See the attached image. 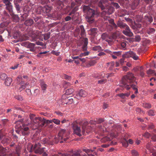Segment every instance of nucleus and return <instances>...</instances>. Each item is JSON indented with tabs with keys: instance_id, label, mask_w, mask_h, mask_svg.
<instances>
[{
	"instance_id": "nucleus-1",
	"label": "nucleus",
	"mask_w": 156,
	"mask_h": 156,
	"mask_svg": "<svg viewBox=\"0 0 156 156\" xmlns=\"http://www.w3.org/2000/svg\"><path fill=\"white\" fill-rule=\"evenodd\" d=\"M88 124V122L87 121H84L82 126V130L81 131L80 128L78 126L76 122H73L72 127L74 133L80 136H81L82 135H86L85 131L87 133L89 132L87 129V126Z\"/></svg>"
},
{
	"instance_id": "nucleus-2",
	"label": "nucleus",
	"mask_w": 156,
	"mask_h": 156,
	"mask_svg": "<svg viewBox=\"0 0 156 156\" xmlns=\"http://www.w3.org/2000/svg\"><path fill=\"white\" fill-rule=\"evenodd\" d=\"M136 80V78L133 74L130 73H128L126 75L124 76L120 81L121 87L126 88V86L132 84Z\"/></svg>"
},
{
	"instance_id": "nucleus-3",
	"label": "nucleus",
	"mask_w": 156,
	"mask_h": 156,
	"mask_svg": "<svg viewBox=\"0 0 156 156\" xmlns=\"http://www.w3.org/2000/svg\"><path fill=\"white\" fill-rule=\"evenodd\" d=\"M34 124L35 126L33 129H35L43 126L46 123H52V119L47 120L41 118H36L34 120Z\"/></svg>"
},
{
	"instance_id": "nucleus-4",
	"label": "nucleus",
	"mask_w": 156,
	"mask_h": 156,
	"mask_svg": "<svg viewBox=\"0 0 156 156\" xmlns=\"http://www.w3.org/2000/svg\"><path fill=\"white\" fill-rule=\"evenodd\" d=\"M84 10L87 11V15L86 18L88 22L90 23H92L94 21V17L95 15V11L93 9L89 8L88 6H84L83 7Z\"/></svg>"
},
{
	"instance_id": "nucleus-5",
	"label": "nucleus",
	"mask_w": 156,
	"mask_h": 156,
	"mask_svg": "<svg viewBox=\"0 0 156 156\" xmlns=\"http://www.w3.org/2000/svg\"><path fill=\"white\" fill-rule=\"evenodd\" d=\"M41 145L40 143L36 144L34 146L33 145L31 146V150H34L36 153H43L42 156H48V154L44 151V148H41Z\"/></svg>"
},
{
	"instance_id": "nucleus-6",
	"label": "nucleus",
	"mask_w": 156,
	"mask_h": 156,
	"mask_svg": "<svg viewBox=\"0 0 156 156\" xmlns=\"http://www.w3.org/2000/svg\"><path fill=\"white\" fill-rule=\"evenodd\" d=\"M22 121L21 120H20V121L16 122V125L19 124V123L20 122L19 126L17 125V128L21 132L23 135H27L29 133V128L28 127L24 126L22 123H20V122Z\"/></svg>"
},
{
	"instance_id": "nucleus-7",
	"label": "nucleus",
	"mask_w": 156,
	"mask_h": 156,
	"mask_svg": "<svg viewBox=\"0 0 156 156\" xmlns=\"http://www.w3.org/2000/svg\"><path fill=\"white\" fill-rule=\"evenodd\" d=\"M82 152L81 150L80 149L75 150L74 151L72 150L70 151V153L64 155L61 154L60 155L62 156H88V154H81ZM56 156H58L57 155Z\"/></svg>"
},
{
	"instance_id": "nucleus-8",
	"label": "nucleus",
	"mask_w": 156,
	"mask_h": 156,
	"mask_svg": "<svg viewBox=\"0 0 156 156\" xmlns=\"http://www.w3.org/2000/svg\"><path fill=\"white\" fill-rule=\"evenodd\" d=\"M66 130L64 129H62L58 133V139L57 138L55 137L54 138V141L56 143H57L59 141L60 143H62L63 142V141L62 140H61L59 141V140H63L64 141H66L68 139V137H67L66 138H64V136H65V133L66 132Z\"/></svg>"
},
{
	"instance_id": "nucleus-9",
	"label": "nucleus",
	"mask_w": 156,
	"mask_h": 156,
	"mask_svg": "<svg viewBox=\"0 0 156 156\" xmlns=\"http://www.w3.org/2000/svg\"><path fill=\"white\" fill-rule=\"evenodd\" d=\"M123 57L125 58H132L135 60H137L139 59V56L135 53L132 51H130L127 52L123 55Z\"/></svg>"
},
{
	"instance_id": "nucleus-10",
	"label": "nucleus",
	"mask_w": 156,
	"mask_h": 156,
	"mask_svg": "<svg viewBox=\"0 0 156 156\" xmlns=\"http://www.w3.org/2000/svg\"><path fill=\"white\" fill-rule=\"evenodd\" d=\"M2 139V140L1 141L2 143L5 145L8 144L10 142V138L4 137L1 131L0 130V140Z\"/></svg>"
},
{
	"instance_id": "nucleus-11",
	"label": "nucleus",
	"mask_w": 156,
	"mask_h": 156,
	"mask_svg": "<svg viewBox=\"0 0 156 156\" xmlns=\"http://www.w3.org/2000/svg\"><path fill=\"white\" fill-rule=\"evenodd\" d=\"M140 1L141 0H133L130 5L131 9L134 10L138 9L140 7Z\"/></svg>"
},
{
	"instance_id": "nucleus-12",
	"label": "nucleus",
	"mask_w": 156,
	"mask_h": 156,
	"mask_svg": "<svg viewBox=\"0 0 156 156\" xmlns=\"http://www.w3.org/2000/svg\"><path fill=\"white\" fill-rule=\"evenodd\" d=\"M87 95V93L82 89L78 91L76 93V98L78 99H80L81 97H85Z\"/></svg>"
},
{
	"instance_id": "nucleus-13",
	"label": "nucleus",
	"mask_w": 156,
	"mask_h": 156,
	"mask_svg": "<svg viewBox=\"0 0 156 156\" xmlns=\"http://www.w3.org/2000/svg\"><path fill=\"white\" fill-rule=\"evenodd\" d=\"M105 10L102 12V15L103 16L106 15H109L113 12L114 9L112 7H110L108 8H105Z\"/></svg>"
},
{
	"instance_id": "nucleus-14",
	"label": "nucleus",
	"mask_w": 156,
	"mask_h": 156,
	"mask_svg": "<svg viewBox=\"0 0 156 156\" xmlns=\"http://www.w3.org/2000/svg\"><path fill=\"white\" fill-rule=\"evenodd\" d=\"M125 30L122 31V33L125 35L129 36L132 37L133 35V33L131 31L129 27L127 25L124 28Z\"/></svg>"
},
{
	"instance_id": "nucleus-15",
	"label": "nucleus",
	"mask_w": 156,
	"mask_h": 156,
	"mask_svg": "<svg viewBox=\"0 0 156 156\" xmlns=\"http://www.w3.org/2000/svg\"><path fill=\"white\" fill-rule=\"evenodd\" d=\"M20 86L19 88V90L20 91H21L23 90L26 87H27L29 88V87L28 86H30L29 83L27 82L25 83L24 82L23 80H22L21 81L20 83Z\"/></svg>"
},
{
	"instance_id": "nucleus-16",
	"label": "nucleus",
	"mask_w": 156,
	"mask_h": 156,
	"mask_svg": "<svg viewBox=\"0 0 156 156\" xmlns=\"http://www.w3.org/2000/svg\"><path fill=\"white\" fill-rule=\"evenodd\" d=\"M107 18L106 20H108L109 23L112 24L111 26V29L110 30V31H111L114 28L115 30H116L117 28V27L116 23L114 22V20L113 19H110L109 17H107V16H106Z\"/></svg>"
},
{
	"instance_id": "nucleus-17",
	"label": "nucleus",
	"mask_w": 156,
	"mask_h": 156,
	"mask_svg": "<svg viewBox=\"0 0 156 156\" xmlns=\"http://www.w3.org/2000/svg\"><path fill=\"white\" fill-rule=\"evenodd\" d=\"M55 6L58 9H61L64 6L63 3L60 0H56L55 2Z\"/></svg>"
},
{
	"instance_id": "nucleus-18",
	"label": "nucleus",
	"mask_w": 156,
	"mask_h": 156,
	"mask_svg": "<svg viewBox=\"0 0 156 156\" xmlns=\"http://www.w3.org/2000/svg\"><path fill=\"white\" fill-rule=\"evenodd\" d=\"M117 27H119L121 29H124L127 25L125 23H123L121 20L119 19L116 23Z\"/></svg>"
},
{
	"instance_id": "nucleus-19",
	"label": "nucleus",
	"mask_w": 156,
	"mask_h": 156,
	"mask_svg": "<svg viewBox=\"0 0 156 156\" xmlns=\"http://www.w3.org/2000/svg\"><path fill=\"white\" fill-rule=\"evenodd\" d=\"M131 87L134 90H135L134 93L137 94L138 93V90L136 86V85L133 84H130V85H127L126 86V89L127 90H129Z\"/></svg>"
},
{
	"instance_id": "nucleus-20",
	"label": "nucleus",
	"mask_w": 156,
	"mask_h": 156,
	"mask_svg": "<svg viewBox=\"0 0 156 156\" xmlns=\"http://www.w3.org/2000/svg\"><path fill=\"white\" fill-rule=\"evenodd\" d=\"M24 45L27 47L28 48H34L35 45V44L34 43H32L30 42L29 41H25L23 43Z\"/></svg>"
},
{
	"instance_id": "nucleus-21",
	"label": "nucleus",
	"mask_w": 156,
	"mask_h": 156,
	"mask_svg": "<svg viewBox=\"0 0 156 156\" xmlns=\"http://www.w3.org/2000/svg\"><path fill=\"white\" fill-rule=\"evenodd\" d=\"M121 51H114L112 52L110 55L113 59H116L117 56H119L121 54Z\"/></svg>"
},
{
	"instance_id": "nucleus-22",
	"label": "nucleus",
	"mask_w": 156,
	"mask_h": 156,
	"mask_svg": "<svg viewBox=\"0 0 156 156\" xmlns=\"http://www.w3.org/2000/svg\"><path fill=\"white\" fill-rule=\"evenodd\" d=\"M34 23V21L32 19H29L25 20L24 24L26 26H31Z\"/></svg>"
},
{
	"instance_id": "nucleus-23",
	"label": "nucleus",
	"mask_w": 156,
	"mask_h": 156,
	"mask_svg": "<svg viewBox=\"0 0 156 156\" xmlns=\"http://www.w3.org/2000/svg\"><path fill=\"white\" fill-rule=\"evenodd\" d=\"M83 43L84 44L82 47V50L83 51H85L87 49V46L88 43V40L87 38H84Z\"/></svg>"
},
{
	"instance_id": "nucleus-24",
	"label": "nucleus",
	"mask_w": 156,
	"mask_h": 156,
	"mask_svg": "<svg viewBox=\"0 0 156 156\" xmlns=\"http://www.w3.org/2000/svg\"><path fill=\"white\" fill-rule=\"evenodd\" d=\"M6 8L7 10L9 11L10 15H13V6L12 4L6 6Z\"/></svg>"
},
{
	"instance_id": "nucleus-25",
	"label": "nucleus",
	"mask_w": 156,
	"mask_h": 156,
	"mask_svg": "<svg viewBox=\"0 0 156 156\" xmlns=\"http://www.w3.org/2000/svg\"><path fill=\"white\" fill-rule=\"evenodd\" d=\"M130 94V93L127 92L126 93H120L118 94L117 95V96H119L122 98L124 99L126 97H128L129 96Z\"/></svg>"
},
{
	"instance_id": "nucleus-26",
	"label": "nucleus",
	"mask_w": 156,
	"mask_h": 156,
	"mask_svg": "<svg viewBox=\"0 0 156 156\" xmlns=\"http://www.w3.org/2000/svg\"><path fill=\"white\" fill-rule=\"evenodd\" d=\"M43 11L46 13H49L52 9L51 7L46 5L43 8Z\"/></svg>"
},
{
	"instance_id": "nucleus-27",
	"label": "nucleus",
	"mask_w": 156,
	"mask_h": 156,
	"mask_svg": "<svg viewBox=\"0 0 156 156\" xmlns=\"http://www.w3.org/2000/svg\"><path fill=\"white\" fill-rule=\"evenodd\" d=\"M78 7L77 6H76L72 10V11L74 15H72V19L74 20L75 18V16H76L77 13L76 12V11L78 10Z\"/></svg>"
},
{
	"instance_id": "nucleus-28",
	"label": "nucleus",
	"mask_w": 156,
	"mask_h": 156,
	"mask_svg": "<svg viewBox=\"0 0 156 156\" xmlns=\"http://www.w3.org/2000/svg\"><path fill=\"white\" fill-rule=\"evenodd\" d=\"M12 81V79L11 78L8 77L5 80V83L7 86H9Z\"/></svg>"
},
{
	"instance_id": "nucleus-29",
	"label": "nucleus",
	"mask_w": 156,
	"mask_h": 156,
	"mask_svg": "<svg viewBox=\"0 0 156 156\" xmlns=\"http://www.w3.org/2000/svg\"><path fill=\"white\" fill-rule=\"evenodd\" d=\"M35 115L33 114H30V118L31 120L32 124L33 125L32 129H33L34 127L35 126L34 124V120H35V119L36 118H35Z\"/></svg>"
},
{
	"instance_id": "nucleus-30",
	"label": "nucleus",
	"mask_w": 156,
	"mask_h": 156,
	"mask_svg": "<svg viewBox=\"0 0 156 156\" xmlns=\"http://www.w3.org/2000/svg\"><path fill=\"white\" fill-rule=\"evenodd\" d=\"M90 34L93 35H96L98 32V29L97 28H92L90 30Z\"/></svg>"
},
{
	"instance_id": "nucleus-31",
	"label": "nucleus",
	"mask_w": 156,
	"mask_h": 156,
	"mask_svg": "<svg viewBox=\"0 0 156 156\" xmlns=\"http://www.w3.org/2000/svg\"><path fill=\"white\" fill-rule=\"evenodd\" d=\"M94 77L95 78L99 79L100 78V77H101V78H103L105 77V73L104 72H102L100 74H95Z\"/></svg>"
},
{
	"instance_id": "nucleus-32",
	"label": "nucleus",
	"mask_w": 156,
	"mask_h": 156,
	"mask_svg": "<svg viewBox=\"0 0 156 156\" xmlns=\"http://www.w3.org/2000/svg\"><path fill=\"white\" fill-rule=\"evenodd\" d=\"M15 7L18 13H20L21 12V6L19 4V3H14Z\"/></svg>"
},
{
	"instance_id": "nucleus-33",
	"label": "nucleus",
	"mask_w": 156,
	"mask_h": 156,
	"mask_svg": "<svg viewBox=\"0 0 156 156\" xmlns=\"http://www.w3.org/2000/svg\"><path fill=\"white\" fill-rule=\"evenodd\" d=\"M80 28L81 30V35L82 37H83L85 35V30L83 25H81L80 26Z\"/></svg>"
},
{
	"instance_id": "nucleus-34",
	"label": "nucleus",
	"mask_w": 156,
	"mask_h": 156,
	"mask_svg": "<svg viewBox=\"0 0 156 156\" xmlns=\"http://www.w3.org/2000/svg\"><path fill=\"white\" fill-rule=\"evenodd\" d=\"M74 91V90L73 89H68L66 90L65 94L67 95H70L73 94Z\"/></svg>"
},
{
	"instance_id": "nucleus-35",
	"label": "nucleus",
	"mask_w": 156,
	"mask_h": 156,
	"mask_svg": "<svg viewBox=\"0 0 156 156\" xmlns=\"http://www.w3.org/2000/svg\"><path fill=\"white\" fill-rule=\"evenodd\" d=\"M96 62L95 60H91L89 62L87 63V66L88 67H90L91 66H94L96 63Z\"/></svg>"
},
{
	"instance_id": "nucleus-36",
	"label": "nucleus",
	"mask_w": 156,
	"mask_h": 156,
	"mask_svg": "<svg viewBox=\"0 0 156 156\" xmlns=\"http://www.w3.org/2000/svg\"><path fill=\"white\" fill-rule=\"evenodd\" d=\"M92 50L94 51H103V49L100 46H96L93 47Z\"/></svg>"
},
{
	"instance_id": "nucleus-37",
	"label": "nucleus",
	"mask_w": 156,
	"mask_h": 156,
	"mask_svg": "<svg viewBox=\"0 0 156 156\" xmlns=\"http://www.w3.org/2000/svg\"><path fill=\"white\" fill-rule=\"evenodd\" d=\"M155 32V30L154 28H150L147 30V33L148 34L151 35L154 34Z\"/></svg>"
},
{
	"instance_id": "nucleus-38",
	"label": "nucleus",
	"mask_w": 156,
	"mask_h": 156,
	"mask_svg": "<svg viewBox=\"0 0 156 156\" xmlns=\"http://www.w3.org/2000/svg\"><path fill=\"white\" fill-rule=\"evenodd\" d=\"M8 77L6 74L4 73H2L0 74V78L2 80L6 79Z\"/></svg>"
},
{
	"instance_id": "nucleus-39",
	"label": "nucleus",
	"mask_w": 156,
	"mask_h": 156,
	"mask_svg": "<svg viewBox=\"0 0 156 156\" xmlns=\"http://www.w3.org/2000/svg\"><path fill=\"white\" fill-rule=\"evenodd\" d=\"M6 150L3 147L0 145V156L3 155V153Z\"/></svg>"
},
{
	"instance_id": "nucleus-40",
	"label": "nucleus",
	"mask_w": 156,
	"mask_h": 156,
	"mask_svg": "<svg viewBox=\"0 0 156 156\" xmlns=\"http://www.w3.org/2000/svg\"><path fill=\"white\" fill-rule=\"evenodd\" d=\"M131 154L133 156H137L139 155L138 152L135 150L131 151Z\"/></svg>"
},
{
	"instance_id": "nucleus-41",
	"label": "nucleus",
	"mask_w": 156,
	"mask_h": 156,
	"mask_svg": "<svg viewBox=\"0 0 156 156\" xmlns=\"http://www.w3.org/2000/svg\"><path fill=\"white\" fill-rule=\"evenodd\" d=\"M50 34L49 33H48L47 34H45L44 35V39L45 40H47L50 37Z\"/></svg>"
},
{
	"instance_id": "nucleus-42",
	"label": "nucleus",
	"mask_w": 156,
	"mask_h": 156,
	"mask_svg": "<svg viewBox=\"0 0 156 156\" xmlns=\"http://www.w3.org/2000/svg\"><path fill=\"white\" fill-rule=\"evenodd\" d=\"M153 0H141V2H144L146 4H151Z\"/></svg>"
},
{
	"instance_id": "nucleus-43",
	"label": "nucleus",
	"mask_w": 156,
	"mask_h": 156,
	"mask_svg": "<svg viewBox=\"0 0 156 156\" xmlns=\"http://www.w3.org/2000/svg\"><path fill=\"white\" fill-rule=\"evenodd\" d=\"M29 15L28 13H26L23 14L21 16V17L23 18L22 20H24Z\"/></svg>"
},
{
	"instance_id": "nucleus-44",
	"label": "nucleus",
	"mask_w": 156,
	"mask_h": 156,
	"mask_svg": "<svg viewBox=\"0 0 156 156\" xmlns=\"http://www.w3.org/2000/svg\"><path fill=\"white\" fill-rule=\"evenodd\" d=\"M5 28L4 23H2L0 24V30H1L2 32H3Z\"/></svg>"
},
{
	"instance_id": "nucleus-45",
	"label": "nucleus",
	"mask_w": 156,
	"mask_h": 156,
	"mask_svg": "<svg viewBox=\"0 0 156 156\" xmlns=\"http://www.w3.org/2000/svg\"><path fill=\"white\" fill-rule=\"evenodd\" d=\"M102 0L100 2L98 3V5L101 8V9L102 10L105 9V7L103 5V4L102 3Z\"/></svg>"
},
{
	"instance_id": "nucleus-46",
	"label": "nucleus",
	"mask_w": 156,
	"mask_h": 156,
	"mask_svg": "<svg viewBox=\"0 0 156 156\" xmlns=\"http://www.w3.org/2000/svg\"><path fill=\"white\" fill-rule=\"evenodd\" d=\"M108 37V35L107 34L105 33L102 34L101 35V39L103 40H105L107 37Z\"/></svg>"
},
{
	"instance_id": "nucleus-47",
	"label": "nucleus",
	"mask_w": 156,
	"mask_h": 156,
	"mask_svg": "<svg viewBox=\"0 0 156 156\" xmlns=\"http://www.w3.org/2000/svg\"><path fill=\"white\" fill-rule=\"evenodd\" d=\"M134 39L135 41L137 42H140L141 40L140 36L138 35H137L135 37Z\"/></svg>"
},
{
	"instance_id": "nucleus-48",
	"label": "nucleus",
	"mask_w": 156,
	"mask_h": 156,
	"mask_svg": "<svg viewBox=\"0 0 156 156\" xmlns=\"http://www.w3.org/2000/svg\"><path fill=\"white\" fill-rule=\"evenodd\" d=\"M13 17L15 22H17L19 21V18L18 15H14L13 16Z\"/></svg>"
},
{
	"instance_id": "nucleus-49",
	"label": "nucleus",
	"mask_w": 156,
	"mask_h": 156,
	"mask_svg": "<svg viewBox=\"0 0 156 156\" xmlns=\"http://www.w3.org/2000/svg\"><path fill=\"white\" fill-rule=\"evenodd\" d=\"M71 85V84L66 82H64L63 87L65 89L67 88L68 87L70 86Z\"/></svg>"
},
{
	"instance_id": "nucleus-50",
	"label": "nucleus",
	"mask_w": 156,
	"mask_h": 156,
	"mask_svg": "<svg viewBox=\"0 0 156 156\" xmlns=\"http://www.w3.org/2000/svg\"><path fill=\"white\" fill-rule=\"evenodd\" d=\"M52 121L54 123L57 125L60 124V121L59 120L55 119H52Z\"/></svg>"
},
{
	"instance_id": "nucleus-51",
	"label": "nucleus",
	"mask_w": 156,
	"mask_h": 156,
	"mask_svg": "<svg viewBox=\"0 0 156 156\" xmlns=\"http://www.w3.org/2000/svg\"><path fill=\"white\" fill-rule=\"evenodd\" d=\"M146 19L150 23H151L153 21V18L151 16H147L145 17Z\"/></svg>"
},
{
	"instance_id": "nucleus-52",
	"label": "nucleus",
	"mask_w": 156,
	"mask_h": 156,
	"mask_svg": "<svg viewBox=\"0 0 156 156\" xmlns=\"http://www.w3.org/2000/svg\"><path fill=\"white\" fill-rule=\"evenodd\" d=\"M143 106L147 108H151V105L148 103H144L143 104Z\"/></svg>"
},
{
	"instance_id": "nucleus-53",
	"label": "nucleus",
	"mask_w": 156,
	"mask_h": 156,
	"mask_svg": "<svg viewBox=\"0 0 156 156\" xmlns=\"http://www.w3.org/2000/svg\"><path fill=\"white\" fill-rule=\"evenodd\" d=\"M41 87L42 90H45L47 88V86L44 83H41Z\"/></svg>"
},
{
	"instance_id": "nucleus-54",
	"label": "nucleus",
	"mask_w": 156,
	"mask_h": 156,
	"mask_svg": "<svg viewBox=\"0 0 156 156\" xmlns=\"http://www.w3.org/2000/svg\"><path fill=\"white\" fill-rule=\"evenodd\" d=\"M122 144L124 147H126L128 146V142L126 140H125L124 141H122Z\"/></svg>"
},
{
	"instance_id": "nucleus-55",
	"label": "nucleus",
	"mask_w": 156,
	"mask_h": 156,
	"mask_svg": "<svg viewBox=\"0 0 156 156\" xmlns=\"http://www.w3.org/2000/svg\"><path fill=\"white\" fill-rule=\"evenodd\" d=\"M148 114L150 116H153L155 115L154 111L152 110H150L148 112Z\"/></svg>"
},
{
	"instance_id": "nucleus-56",
	"label": "nucleus",
	"mask_w": 156,
	"mask_h": 156,
	"mask_svg": "<svg viewBox=\"0 0 156 156\" xmlns=\"http://www.w3.org/2000/svg\"><path fill=\"white\" fill-rule=\"evenodd\" d=\"M2 2L6 6L11 4L9 0H2Z\"/></svg>"
},
{
	"instance_id": "nucleus-57",
	"label": "nucleus",
	"mask_w": 156,
	"mask_h": 156,
	"mask_svg": "<svg viewBox=\"0 0 156 156\" xmlns=\"http://www.w3.org/2000/svg\"><path fill=\"white\" fill-rule=\"evenodd\" d=\"M62 77L63 78L66 79H67L69 80L71 79V76H68L66 74H64L62 75Z\"/></svg>"
},
{
	"instance_id": "nucleus-58",
	"label": "nucleus",
	"mask_w": 156,
	"mask_h": 156,
	"mask_svg": "<svg viewBox=\"0 0 156 156\" xmlns=\"http://www.w3.org/2000/svg\"><path fill=\"white\" fill-rule=\"evenodd\" d=\"M107 80L106 79H104L101 80H99L98 81V83L100 84H103L105 83Z\"/></svg>"
},
{
	"instance_id": "nucleus-59",
	"label": "nucleus",
	"mask_w": 156,
	"mask_h": 156,
	"mask_svg": "<svg viewBox=\"0 0 156 156\" xmlns=\"http://www.w3.org/2000/svg\"><path fill=\"white\" fill-rule=\"evenodd\" d=\"M19 154L17 150V149H16V152H13L12 153L10 154V156H17V154Z\"/></svg>"
},
{
	"instance_id": "nucleus-60",
	"label": "nucleus",
	"mask_w": 156,
	"mask_h": 156,
	"mask_svg": "<svg viewBox=\"0 0 156 156\" xmlns=\"http://www.w3.org/2000/svg\"><path fill=\"white\" fill-rule=\"evenodd\" d=\"M112 4L113 6L115 7L116 8V9H118L119 8V7H120L119 5L117 3L114 2H112Z\"/></svg>"
},
{
	"instance_id": "nucleus-61",
	"label": "nucleus",
	"mask_w": 156,
	"mask_h": 156,
	"mask_svg": "<svg viewBox=\"0 0 156 156\" xmlns=\"http://www.w3.org/2000/svg\"><path fill=\"white\" fill-rule=\"evenodd\" d=\"M110 140V138L107 137H105L103 138V139H102V141L105 142L107 141H109Z\"/></svg>"
},
{
	"instance_id": "nucleus-62",
	"label": "nucleus",
	"mask_w": 156,
	"mask_h": 156,
	"mask_svg": "<svg viewBox=\"0 0 156 156\" xmlns=\"http://www.w3.org/2000/svg\"><path fill=\"white\" fill-rule=\"evenodd\" d=\"M155 71L153 70L150 69L147 71V73L148 74H151L155 73Z\"/></svg>"
},
{
	"instance_id": "nucleus-63",
	"label": "nucleus",
	"mask_w": 156,
	"mask_h": 156,
	"mask_svg": "<svg viewBox=\"0 0 156 156\" xmlns=\"http://www.w3.org/2000/svg\"><path fill=\"white\" fill-rule=\"evenodd\" d=\"M41 2V4H46L48 2H50L49 0H40Z\"/></svg>"
},
{
	"instance_id": "nucleus-64",
	"label": "nucleus",
	"mask_w": 156,
	"mask_h": 156,
	"mask_svg": "<svg viewBox=\"0 0 156 156\" xmlns=\"http://www.w3.org/2000/svg\"><path fill=\"white\" fill-rule=\"evenodd\" d=\"M126 41H125L124 42H122L121 43V46L123 48H125L126 46Z\"/></svg>"
}]
</instances>
